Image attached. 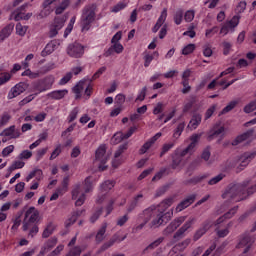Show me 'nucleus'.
<instances>
[{
    "label": "nucleus",
    "mask_w": 256,
    "mask_h": 256,
    "mask_svg": "<svg viewBox=\"0 0 256 256\" xmlns=\"http://www.w3.org/2000/svg\"><path fill=\"white\" fill-rule=\"evenodd\" d=\"M173 205V198H167L162 201L157 206L153 205L149 208H146L142 213L138 215V223L132 228L133 233H139V231L143 230L153 217H156L150 223V227H161V225H165L168 221L171 220V213L166 212L169 207Z\"/></svg>",
    "instance_id": "nucleus-1"
},
{
    "label": "nucleus",
    "mask_w": 256,
    "mask_h": 256,
    "mask_svg": "<svg viewBox=\"0 0 256 256\" xmlns=\"http://www.w3.org/2000/svg\"><path fill=\"white\" fill-rule=\"evenodd\" d=\"M249 181H244L242 184H230L226 192L222 195L223 199H230L233 203H239V201L245 200L249 195H253L256 191V185H253L247 189Z\"/></svg>",
    "instance_id": "nucleus-2"
},
{
    "label": "nucleus",
    "mask_w": 256,
    "mask_h": 256,
    "mask_svg": "<svg viewBox=\"0 0 256 256\" xmlns=\"http://www.w3.org/2000/svg\"><path fill=\"white\" fill-rule=\"evenodd\" d=\"M97 5H87L82 10V15L80 18V25H81V31L82 33H85V31H89L91 29V26L95 23V20L97 19Z\"/></svg>",
    "instance_id": "nucleus-3"
},
{
    "label": "nucleus",
    "mask_w": 256,
    "mask_h": 256,
    "mask_svg": "<svg viewBox=\"0 0 256 256\" xmlns=\"http://www.w3.org/2000/svg\"><path fill=\"white\" fill-rule=\"evenodd\" d=\"M55 83V76L48 75L42 79H38L31 84V91L35 95H41L45 91L53 89V84Z\"/></svg>",
    "instance_id": "nucleus-4"
},
{
    "label": "nucleus",
    "mask_w": 256,
    "mask_h": 256,
    "mask_svg": "<svg viewBox=\"0 0 256 256\" xmlns=\"http://www.w3.org/2000/svg\"><path fill=\"white\" fill-rule=\"evenodd\" d=\"M239 209V206H235L232 209H230L228 212H226L223 216H220L216 222H215V227H216V235H218V237L223 238V237H227L229 235V227H231V223L227 224V227L224 229H219V226L221 225V223H223L226 219H231L235 213H237Z\"/></svg>",
    "instance_id": "nucleus-5"
},
{
    "label": "nucleus",
    "mask_w": 256,
    "mask_h": 256,
    "mask_svg": "<svg viewBox=\"0 0 256 256\" xmlns=\"http://www.w3.org/2000/svg\"><path fill=\"white\" fill-rule=\"evenodd\" d=\"M39 220V210H36L35 207H30L26 212L24 216L23 231H29L31 228V225L37 223Z\"/></svg>",
    "instance_id": "nucleus-6"
},
{
    "label": "nucleus",
    "mask_w": 256,
    "mask_h": 256,
    "mask_svg": "<svg viewBox=\"0 0 256 256\" xmlns=\"http://www.w3.org/2000/svg\"><path fill=\"white\" fill-rule=\"evenodd\" d=\"M67 53L69 57H73L74 59H81V57L85 55V46H83L81 43L75 42L68 46Z\"/></svg>",
    "instance_id": "nucleus-7"
},
{
    "label": "nucleus",
    "mask_w": 256,
    "mask_h": 256,
    "mask_svg": "<svg viewBox=\"0 0 256 256\" xmlns=\"http://www.w3.org/2000/svg\"><path fill=\"white\" fill-rule=\"evenodd\" d=\"M72 199L76 201V207H81V205L85 203V199H87V196L85 195V193H83L81 183L74 185V188L72 190Z\"/></svg>",
    "instance_id": "nucleus-8"
},
{
    "label": "nucleus",
    "mask_w": 256,
    "mask_h": 256,
    "mask_svg": "<svg viewBox=\"0 0 256 256\" xmlns=\"http://www.w3.org/2000/svg\"><path fill=\"white\" fill-rule=\"evenodd\" d=\"M253 243H255V239L251 237V234L245 233L240 237V241L237 244V249H243L245 247L243 254L249 253Z\"/></svg>",
    "instance_id": "nucleus-9"
},
{
    "label": "nucleus",
    "mask_w": 256,
    "mask_h": 256,
    "mask_svg": "<svg viewBox=\"0 0 256 256\" xmlns=\"http://www.w3.org/2000/svg\"><path fill=\"white\" fill-rule=\"evenodd\" d=\"M25 9H27V4L20 6L11 13L14 21H29L33 17V13H25Z\"/></svg>",
    "instance_id": "nucleus-10"
},
{
    "label": "nucleus",
    "mask_w": 256,
    "mask_h": 256,
    "mask_svg": "<svg viewBox=\"0 0 256 256\" xmlns=\"http://www.w3.org/2000/svg\"><path fill=\"white\" fill-rule=\"evenodd\" d=\"M65 25L64 17H55L53 23L50 25L49 37L53 39V37H57L59 35V31L63 29Z\"/></svg>",
    "instance_id": "nucleus-11"
},
{
    "label": "nucleus",
    "mask_w": 256,
    "mask_h": 256,
    "mask_svg": "<svg viewBox=\"0 0 256 256\" xmlns=\"http://www.w3.org/2000/svg\"><path fill=\"white\" fill-rule=\"evenodd\" d=\"M127 239V235L121 236V232H117L116 234H114L111 239L104 243L101 248L98 250V255L100 253H103V251H107V249H109L110 247H113V245H115V243H121V241H125Z\"/></svg>",
    "instance_id": "nucleus-12"
},
{
    "label": "nucleus",
    "mask_w": 256,
    "mask_h": 256,
    "mask_svg": "<svg viewBox=\"0 0 256 256\" xmlns=\"http://www.w3.org/2000/svg\"><path fill=\"white\" fill-rule=\"evenodd\" d=\"M105 153H107V150H105V146H100L96 150V154H95L96 161H100V164L98 166L99 171H105L107 169V165L105 164L107 163L109 158L105 156Z\"/></svg>",
    "instance_id": "nucleus-13"
},
{
    "label": "nucleus",
    "mask_w": 256,
    "mask_h": 256,
    "mask_svg": "<svg viewBox=\"0 0 256 256\" xmlns=\"http://www.w3.org/2000/svg\"><path fill=\"white\" fill-rule=\"evenodd\" d=\"M25 91H27V83L19 82L11 88L8 93V99H15V97H19V95H21V93H25Z\"/></svg>",
    "instance_id": "nucleus-14"
},
{
    "label": "nucleus",
    "mask_w": 256,
    "mask_h": 256,
    "mask_svg": "<svg viewBox=\"0 0 256 256\" xmlns=\"http://www.w3.org/2000/svg\"><path fill=\"white\" fill-rule=\"evenodd\" d=\"M162 136H163V133L158 132V133H156L153 137H151L150 139H148V140L142 145V147L140 148L139 154H140V155H145V153H147V151H148L151 147H153V145H155V142H156L158 139H161Z\"/></svg>",
    "instance_id": "nucleus-15"
},
{
    "label": "nucleus",
    "mask_w": 256,
    "mask_h": 256,
    "mask_svg": "<svg viewBox=\"0 0 256 256\" xmlns=\"http://www.w3.org/2000/svg\"><path fill=\"white\" fill-rule=\"evenodd\" d=\"M239 19V16H233V18L230 21H227L222 25L220 33L222 35H227V33L231 31V29H235V27L239 25Z\"/></svg>",
    "instance_id": "nucleus-16"
},
{
    "label": "nucleus",
    "mask_w": 256,
    "mask_h": 256,
    "mask_svg": "<svg viewBox=\"0 0 256 256\" xmlns=\"http://www.w3.org/2000/svg\"><path fill=\"white\" fill-rule=\"evenodd\" d=\"M2 137H10V139H19L21 137V130L15 125L4 129L1 134Z\"/></svg>",
    "instance_id": "nucleus-17"
},
{
    "label": "nucleus",
    "mask_w": 256,
    "mask_h": 256,
    "mask_svg": "<svg viewBox=\"0 0 256 256\" xmlns=\"http://www.w3.org/2000/svg\"><path fill=\"white\" fill-rule=\"evenodd\" d=\"M256 157V151L252 152H245L239 157V169L243 170L249 163L251 162L252 159Z\"/></svg>",
    "instance_id": "nucleus-18"
},
{
    "label": "nucleus",
    "mask_w": 256,
    "mask_h": 256,
    "mask_svg": "<svg viewBox=\"0 0 256 256\" xmlns=\"http://www.w3.org/2000/svg\"><path fill=\"white\" fill-rule=\"evenodd\" d=\"M127 149H129V143L126 142L124 144H121L118 150H116L114 154V159L112 161V167H114V169H117V167H119V164L121 163V160H119V157L120 155H123V153H125Z\"/></svg>",
    "instance_id": "nucleus-19"
},
{
    "label": "nucleus",
    "mask_w": 256,
    "mask_h": 256,
    "mask_svg": "<svg viewBox=\"0 0 256 256\" xmlns=\"http://www.w3.org/2000/svg\"><path fill=\"white\" fill-rule=\"evenodd\" d=\"M195 199H197V194H191L188 197H186L183 201H181L177 207L176 211L177 213H181L184 209H187V207H190V205H193L195 203Z\"/></svg>",
    "instance_id": "nucleus-20"
},
{
    "label": "nucleus",
    "mask_w": 256,
    "mask_h": 256,
    "mask_svg": "<svg viewBox=\"0 0 256 256\" xmlns=\"http://www.w3.org/2000/svg\"><path fill=\"white\" fill-rule=\"evenodd\" d=\"M185 222V216H181L179 218H176L173 220L165 229V234L166 235H171V233H174L177 231L178 227H181V224Z\"/></svg>",
    "instance_id": "nucleus-21"
},
{
    "label": "nucleus",
    "mask_w": 256,
    "mask_h": 256,
    "mask_svg": "<svg viewBox=\"0 0 256 256\" xmlns=\"http://www.w3.org/2000/svg\"><path fill=\"white\" fill-rule=\"evenodd\" d=\"M208 229H211V220H206L202 223V226L195 232L193 239L194 241H199L201 237L207 233Z\"/></svg>",
    "instance_id": "nucleus-22"
},
{
    "label": "nucleus",
    "mask_w": 256,
    "mask_h": 256,
    "mask_svg": "<svg viewBox=\"0 0 256 256\" xmlns=\"http://www.w3.org/2000/svg\"><path fill=\"white\" fill-rule=\"evenodd\" d=\"M225 133V127L224 126H217L215 125L213 129L210 130L207 140L213 141V139H217V137H223V134Z\"/></svg>",
    "instance_id": "nucleus-23"
},
{
    "label": "nucleus",
    "mask_w": 256,
    "mask_h": 256,
    "mask_svg": "<svg viewBox=\"0 0 256 256\" xmlns=\"http://www.w3.org/2000/svg\"><path fill=\"white\" fill-rule=\"evenodd\" d=\"M13 29H15V24L9 23L0 30V43H3L5 39H9V37H11V33H13Z\"/></svg>",
    "instance_id": "nucleus-24"
},
{
    "label": "nucleus",
    "mask_w": 256,
    "mask_h": 256,
    "mask_svg": "<svg viewBox=\"0 0 256 256\" xmlns=\"http://www.w3.org/2000/svg\"><path fill=\"white\" fill-rule=\"evenodd\" d=\"M123 44L121 43H112V45L105 50L104 52V56L105 57H111V55H113V53H117L118 55L123 53Z\"/></svg>",
    "instance_id": "nucleus-25"
},
{
    "label": "nucleus",
    "mask_w": 256,
    "mask_h": 256,
    "mask_svg": "<svg viewBox=\"0 0 256 256\" xmlns=\"http://www.w3.org/2000/svg\"><path fill=\"white\" fill-rule=\"evenodd\" d=\"M193 221H195L194 218H190L189 220H187L184 225L177 230V232L174 234V239H181V237H183V235L185 234V232L188 229H191L192 225H193Z\"/></svg>",
    "instance_id": "nucleus-26"
},
{
    "label": "nucleus",
    "mask_w": 256,
    "mask_h": 256,
    "mask_svg": "<svg viewBox=\"0 0 256 256\" xmlns=\"http://www.w3.org/2000/svg\"><path fill=\"white\" fill-rule=\"evenodd\" d=\"M143 203V194L139 193L138 195L134 196L132 201L127 206V212L132 213L135 211L138 205Z\"/></svg>",
    "instance_id": "nucleus-27"
},
{
    "label": "nucleus",
    "mask_w": 256,
    "mask_h": 256,
    "mask_svg": "<svg viewBox=\"0 0 256 256\" xmlns=\"http://www.w3.org/2000/svg\"><path fill=\"white\" fill-rule=\"evenodd\" d=\"M253 136V130H248L244 132L243 134L238 135L233 141L232 145L236 147V145H239V143H243V141H247L249 137Z\"/></svg>",
    "instance_id": "nucleus-28"
},
{
    "label": "nucleus",
    "mask_w": 256,
    "mask_h": 256,
    "mask_svg": "<svg viewBox=\"0 0 256 256\" xmlns=\"http://www.w3.org/2000/svg\"><path fill=\"white\" fill-rule=\"evenodd\" d=\"M83 213H85V210H76L75 212H73L72 216L65 221V227L69 228L71 227V225H74L78 217H81Z\"/></svg>",
    "instance_id": "nucleus-29"
},
{
    "label": "nucleus",
    "mask_w": 256,
    "mask_h": 256,
    "mask_svg": "<svg viewBox=\"0 0 256 256\" xmlns=\"http://www.w3.org/2000/svg\"><path fill=\"white\" fill-rule=\"evenodd\" d=\"M55 49H57V41L52 40L42 50L41 57H47L48 55H51V53H53V51H55Z\"/></svg>",
    "instance_id": "nucleus-30"
},
{
    "label": "nucleus",
    "mask_w": 256,
    "mask_h": 256,
    "mask_svg": "<svg viewBox=\"0 0 256 256\" xmlns=\"http://www.w3.org/2000/svg\"><path fill=\"white\" fill-rule=\"evenodd\" d=\"M208 175L203 174L199 176H194L193 178H190L189 180L184 181V185H197V183H201L203 179H207Z\"/></svg>",
    "instance_id": "nucleus-31"
},
{
    "label": "nucleus",
    "mask_w": 256,
    "mask_h": 256,
    "mask_svg": "<svg viewBox=\"0 0 256 256\" xmlns=\"http://www.w3.org/2000/svg\"><path fill=\"white\" fill-rule=\"evenodd\" d=\"M201 119V114H194L188 124V127H190V129H197V127L201 125Z\"/></svg>",
    "instance_id": "nucleus-32"
},
{
    "label": "nucleus",
    "mask_w": 256,
    "mask_h": 256,
    "mask_svg": "<svg viewBox=\"0 0 256 256\" xmlns=\"http://www.w3.org/2000/svg\"><path fill=\"white\" fill-rule=\"evenodd\" d=\"M47 0H44L42 3L43 9L40 12V17H49L51 13H53V8H51V4H46Z\"/></svg>",
    "instance_id": "nucleus-33"
},
{
    "label": "nucleus",
    "mask_w": 256,
    "mask_h": 256,
    "mask_svg": "<svg viewBox=\"0 0 256 256\" xmlns=\"http://www.w3.org/2000/svg\"><path fill=\"white\" fill-rule=\"evenodd\" d=\"M65 95H67V90H55L48 93V97H50V99H56V100L63 99Z\"/></svg>",
    "instance_id": "nucleus-34"
},
{
    "label": "nucleus",
    "mask_w": 256,
    "mask_h": 256,
    "mask_svg": "<svg viewBox=\"0 0 256 256\" xmlns=\"http://www.w3.org/2000/svg\"><path fill=\"white\" fill-rule=\"evenodd\" d=\"M113 187H115V180H106L101 184L100 189L102 193H108Z\"/></svg>",
    "instance_id": "nucleus-35"
},
{
    "label": "nucleus",
    "mask_w": 256,
    "mask_h": 256,
    "mask_svg": "<svg viewBox=\"0 0 256 256\" xmlns=\"http://www.w3.org/2000/svg\"><path fill=\"white\" fill-rule=\"evenodd\" d=\"M106 232H107V222H104L96 234L97 243H101V241H103Z\"/></svg>",
    "instance_id": "nucleus-36"
},
{
    "label": "nucleus",
    "mask_w": 256,
    "mask_h": 256,
    "mask_svg": "<svg viewBox=\"0 0 256 256\" xmlns=\"http://www.w3.org/2000/svg\"><path fill=\"white\" fill-rule=\"evenodd\" d=\"M69 5H71V0H62L60 5L55 9L56 15H61Z\"/></svg>",
    "instance_id": "nucleus-37"
},
{
    "label": "nucleus",
    "mask_w": 256,
    "mask_h": 256,
    "mask_svg": "<svg viewBox=\"0 0 256 256\" xmlns=\"http://www.w3.org/2000/svg\"><path fill=\"white\" fill-rule=\"evenodd\" d=\"M53 231H55V225H53V222H50L44 229L42 233V238L47 239L51 237V235H53Z\"/></svg>",
    "instance_id": "nucleus-38"
},
{
    "label": "nucleus",
    "mask_w": 256,
    "mask_h": 256,
    "mask_svg": "<svg viewBox=\"0 0 256 256\" xmlns=\"http://www.w3.org/2000/svg\"><path fill=\"white\" fill-rule=\"evenodd\" d=\"M165 238L160 237L158 239H156L154 242H152L151 244H149L144 250L143 253H147L148 251H153V249H156V247H159L160 244L162 243V241H164Z\"/></svg>",
    "instance_id": "nucleus-39"
},
{
    "label": "nucleus",
    "mask_w": 256,
    "mask_h": 256,
    "mask_svg": "<svg viewBox=\"0 0 256 256\" xmlns=\"http://www.w3.org/2000/svg\"><path fill=\"white\" fill-rule=\"evenodd\" d=\"M84 88L85 81H80L77 85L73 87V93H75L76 99H79L81 97V93L83 92Z\"/></svg>",
    "instance_id": "nucleus-40"
},
{
    "label": "nucleus",
    "mask_w": 256,
    "mask_h": 256,
    "mask_svg": "<svg viewBox=\"0 0 256 256\" xmlns=\"http://www.w3.org/2000/svg\"><path fill=\"white\" fill-rule=\"evenodd\" d=\"M174 147H175V142H169V143L163 144L162 150L160 152V157L167 155V153H169V151H171Z\"/></svg>",
    "instance_id": "nucleus-41"
},
{
    "label": "nucleus",
    "mask_w": 256,
    "mask_h": 256,
    "mask_svg": "<svg viewBox=\"0 0 256 256\" xmlns=\"http://www.w3.org/2000/svg\"><path fill=\"white\" fill-rule=\"evenodd\" d=\"M11 77H13V75L9 72H0V87L9 83V81H11Z\"/></svg>",
    "instance_id": "nucleus-42"
},
{
    "label": "nucleus",
    "mask_w": 256,
    "mask_h": 256,
    "mask_svg": "<svg viewBox=\"0 0 256 256\" xmlns=\"http://www.w3.org/2000/svg\"><path fill=\"white\" fill-rule=\"evenodd\" d=\"M221 47L223 49V55L227 56L230 55L231 51H233V44L228 41H224L221 44Z\"/></svg>",
    "instance_id": "nucleus-43"
},
{
    "label": "nucleus",
    "mask_w": 256,
    "mask_h": 256,
    "mask_svg": "<svg viewBox=\"0 0 256 256\" xmlns=\"http://www.w3.org/2000/svg\"><path fill=\"white\" fill-rule=\"evenodd\" d=\"M159 57V52L155 51L153 54H146L144 56V67H149L151 65V62L153 61L154 57Z\"/></svg>",
    "instance_id": "nucleus-44"
},
{
    "label": "nucleus",
    "mask_w": 256,
    "mask_h": 256,
    "mask_svg": "<svg viewBox=\"0 0 256 256\" xmlns=\"http://www.w3.org/2000/svg\"><path fill=\"white\" fill-rule=\"evenodd\" d=\"M183 9H178L174 14V23L175 25H181L183 23Z\"/></svg>",
    "instance_id": "nucleus-45"
},
{
    "label": "nucleus",
    "mask_w": 256,
    "mask_h": 256,
    "mask_svg": "<svg viewBox=\"0 0 256 256\" xmlns=\"http://www.w3.org/2000/svg\"><path fill=\"white\" fill-rule=\"evenodd\" d=\"M238 101H231L226 107L223 108V110L219 113V116L225 115L229 113L230 111H233L234 107H237Z\"/></svg>",
    "instance_id": "nucleus-46"
},
{
    "label": "nucleus",
    "mask_w": 256,
    "mask_h": 256,
    "mask_svg": "<svg viewBox=\"0 0 256 256\" xmlns=\"http://www.w3.org/2000/svg\"><path fill=\"white\" fill-rule=\"evenodd\" d=\"M183 131H185V122H181L180 124H178L177 128L174 130L173 137L175 139H179Z\"/></svg>",
    "instance_id": "nucleus-47"
},
{
    "label": "nucleus",
    "mask_w": 256,
    "mask_h": 256,
    "mask_svg": "<svg viewBox=\"0 0 256 256\" xmlns=\"http://www.w3.org/2000/svg\"><path fill=\"white\" fill-rule=\"evenodd\" d=\"M28 29H29V27L23 26L21 23L16 24V33L20 37H25Z\"/></svg>",
    "instance_id": "nucleus-48"
},
{
    "label": "nucleus",
    "mask_w": 256,
    "mask_h": 256,
    "mask_svg": "<svg viewBox=\"0 0 256 256\" xmlns=\"http://www.w3.org/2000/svg\"><path fill=\"white\" fill-rule=\"evenodd\" d=\"M84 191L85 193H91V191H93V181H91V176H88L84 180Z\"/></svg>",
    "instance_id": "nucleus-49"
},
{
    "label": "nucleus",
    "mask_w": 256,
    "mask_h": 256,
    "mask_svg": "<svg viewBox=\"0 0 256 256\" xmlns=\"http://www.w3.org/2000/svg\"><path fill=\"white\" fill-rule=\"evenodd\" d=\"M196 102V98L195 96H191V99L189 102H187L186 104H184L183 107V113H189V111H191V109H193V105H195Z\"/></svg>",
    "instance_id": "nucleus-50"
},
{
    "label": "nucleus",
    "mask_w": 256,
    "mask_h": 256,
    "mask_svg": "<svg viewBox=\"0 0 256 256\" xmlns=\"http://www.w3.org/2000/svg\"><path fill=\"white\" fill-rule=\"evenodd\" d=\"M127 7V2L121 1L114 5L111 9L112 13H119V11H123Z\"/></svg>",
    "instance_id": "nucleus-51"
},
{
    "label": "nucleus",
    "mask_w": 256,
    "mask_h": 256,
    "mask_svg": "<svg viewBox=\"0 0 256 256\" xmlns=\"http://www.w3.org/2000/svg\"><path fill=\"white\" fill-rule=\"evenodd\" d=\"M121 141H124L123 132H117L111 138V143H113V145H119Z\"/></svg>",
    "instance_id": "nucleus-52"
},
{
    "label": "nucleus",
    "mask_w": 256,
    "mask_h": 256,
    "mask_svg": "<svg viewBox=\"0 0 256 256\" xmlns=\"http://www.w3.org/2000/svg\"><path fill=\"white\" fill-rule=\"evenodd\" d=\"M9 121H11V115L7 112H4L0 117V127H5Z\"/></svg>",
    "instance_id": "nucleus-53"
},
{
    "label": "nucleus",
    "mask_w": 256,
    "mask_h": 256,
    "mask_svg": "<svg viewBox=\"0 0 256 256\" xmlns=\"http://www.w3.org/2000/svg\"><path fill=\"white\" fill-rule=\"evenodd\" d=\"M55 245H57V237H52L50 239H48L45 244L44 247L48 250L51 251V249H53V247H55Z\"/></svg>",
    "instance_id": "nucleus-54"
},
{
    "label": "nucleus",
    "mask_w": 256,
    "mask_h": 256,
    "mask_svg": "<svg viewBox=\"0 0 256 256\" xmlns=\"http://www.w3.org/2000/svg\"><path fill=\"white\" fill-rule=\"evenodd\" d=\"M167 21V8H164L163 11L161 12V15L159 16L156 24L160 25V27H163V23Z\"/></svg>",
    "instance_id": "nucleus-55"
},
{
    "label": "nucleus",
    "mask_w": 256,
    "mask_h": 256,
    "mask_svg": "<svg viewBox=\"0 0 256 256\" xmlns=\"http://www.w3.org/2000/svg\"><path fill=\"white\" fill-rule=\"evenodd\" d=\"M225 179V174L220 173L217 176L213 177L208 181V185H217L220 181H223Z\"/></svg>",
    "instance_id": "nucleus-56"
},
{
    "label": "nucleus",
    "mask_w": 256,
    "mask_h": 256,
    "mask_svg": "<svg viewBox=\"0 0 256 256\" xmlns=\"http://www.w3.org/2000/svg\"><path fill=\"white\" fill-rule=\"evenodd\" d=\"M61 153H62L61 144H58L56 148L53 150V152L51 153L49 160L53 161L57 159L59 155H61Z\"/></svg>",
    "instance_id": "nucleus-57"
},
{
    "label": "nucleus",
    "mask_w": 256,
    "mask_h": 256,
    "mask_svg": "<svg viewBox=\"0 0 256 256\" xmlns=\"http://www.w3.org/2000/svg\"><path fill=\"white\" fill-rule=\"evenodd\" d=\"M195 19V11L193 10H187L184 14V21L186 23H191Z\"/></svg>",
    "instance_id": "nucleus-58"
},
{
    "label": "nucleus",
    "mask_w": 256,
    "mask_h": 256,
    "mask_svg": "<svg viewBox=\"0 0 256 256\" xmlns=\"http://www.w3.org/2000/svg\"><path fill=\"white\" fill-rule=\"evenodd\" d=\"M195 49V44H188L182 49V55H191Z\"/></svg>",
    "instance_id": "nucleus-59"
},
{
    "label": "nucleus",
    "mask_w": 256,
    "mask_h": 256,
    "mask_svg": "<svg viewBox=\"0 0 256 256\" xmlns=\"http://www.w3.org/2000/svg\"><path fill=\"white\" fill-rule=\"evenodd\" d=\"M79 115V108L75 107L70 114L68 115V123H73L75 119H77V116Z\"/></svg>",
    "instance_id": "nucleus-60"
},
{
    "label": "nucleus",
    "mask_w": 256,
    "mask_h": 256,
    "mask_svg": "<svg viewBox=\"0 0 256 256\" xmlns=\"http://www.w3.org/2000/svg\"><path fill=\"white\" fill-rule=\"evenodd\" d=\"M255 109H256V99L251 101L244 107V113H253Z\"/></svg>",
    "instance_id": "nucleus-61"
},
{
    "label": "nucleus",
    "mask_w": 256,
    "mask_h": 256,
    "mask_svg": "<svg viewBox=\"0 0 256 256\" xmlns=\"http://www.w3.org/2000/svg\"><path fill=\"white\" fill-rule=\"evenodd\" d=\"M127 221H129V214H124L123 216H120L117 219L116 225L118 227H123V225H125V223H127Z\"/></svg>",
    "instance_id": "nucleus-62"
},
{
    "label": "nucleus",
    "mask_w": 256,
    "mask_h": 256,
    "mask_svg": "<svg viewBox=\"0 0 256 256\" xmlns=\"http://www.w3.org/2000/svg\"><path fill=\"white\" fill-rule=\"evenodd\" d=\"M181 161H183V158L180 155H175L172 159V169H177L181 165Z\"/></svg>",
    "instance_id": "nucleus-63"
},
{
    "label": "nucleus",
    "mask_w": 256,
    "mask_h": 256,
    "mask_svg": "<svg viewBox=\"0 0 256 256\" xmlns=\"http://www.w3.org/2000/svg\"><path fill=\"white\" fill-rule=\"evenodd\" d=\"M66 256H81V247H73Z\"/></svg>",
    "instance_id": "nucleus-64"
}]
</instances>
